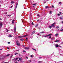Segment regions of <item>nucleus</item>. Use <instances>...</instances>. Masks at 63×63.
<instances>
[{
  "label": "nucleus",
  "instance_id": "obj_41",
  "mask_svg": "<svg viewBox=\"0 0 63 63\" xmlns=\"http://www.w3.org/2000/svg\"><path fill=\"white\" fill-rule=\"evenodd\" d=\"M58 16H60V14H58Z\"/></svg>",
  "mask_w": 63,
  "mask_h": 63
},
{
  "label": "nucleus",
  "instance_id": "obj_26",
  "mask_svg": "<svg viewBox=\"0 0 63 63\" xmlns=\"http://www.w3.org/2000/svg\"><path fill=\"white\" fill-rule=\"evenodd\" d=\"M38 63H42V62L41 61H39Z\"/></svg>",
  "mask_w": 63,
  "mask_h": 63
},
{
  "label": "nucleus",
  "instance_id": "obj_46",
  "mask_svg": "<svg viewBox=\"0 0 63 63\" xmlns=\"http://www.w3.org/2000/svg\"><path fill=\"white\" fill-rule=\"evenodd\" d=\"M60 15H61V12H60Z\"/></svg>",
  "mask_w": 63,
  "mask_h": 63
},
{
  "label": "nucleus",
  "instance_id": "obj_13",
  "mask_svg": "<svg viewBox=\"0 0 63 63\" xmlns=\"http://www.w3.org/2000/svg\"><path fill=\"white\" fill-rule=\"evenodd\" d=\"M60 42V41L57 40L54 41V42Z\"/></svg>",
  "mask_w": 63,
  "mask_h": 63
},
{
  "label": "nucleus",
  "instance_id": "obj_64",
  "mask_svg": "<svg viewBox=\"0 0 63 63\" xmlns=\"http://www.w3.org/2000/svg\"><path fill=\"white\" fill-rule=\"evenodd\" d=\"M8 31H9V30H7V32H8Z\"/></svg>",
  "mask_w": 63,
  "mask_h": 63
},
{
  "label": "nucleus",
  "instance_id": "obj_4",
  "mask_svg": "<svg viewBox=\"0 0 63 63\" xmlns=\"http://www.w3.org/2000/svg\"><path fill=\"white\" fill-rule=\"evenodd\" d=\"M2 22H0V27H1L2 26V25H3L2 24Z\"/></svg>",
  "mask_w": 63,
  "mask_h": 63
},
{
  "label": "nucleus",
  "instance_id": "obj_33",
  "mask_svg": "<svg viewBox=\"0 0 63 63\" xmlns=\"http://www.w3.org/2000/svg\"><path fill=\"white\" fill-rule=\"evenodd\" d=\"M34 5H36V4H33V6H34Z\"/></svg>",
  "mask_w": 63,
  "mask_h": 63
},
{
  "label": "nucleus",
  "instance_id": "obj_20",
  "mask_svg": "<svg viewBox=\"0 0 63 63\" xmlns=\"http://www.w3.org/2000/svg\"><path fill=\"white\" fill-rule=\"evenodd\" d=\"M56 28H57V29L59 28V26H57L56 27Z\"/></svg>",
  "mask_w": 63,
  "mask_h": 63
},
{
  "label": "nucleus",
  "instance_id": "obj_19",
  "mask_svg": "<svg viewBox=\"0 0 63 63\" xmlns=\"http://www.w3.org/2000/svg\"><path fill=\"white\" fill-rule=\"evenodd\" d=\"M20 41H23V39H20Z\"/></svg>",
  "mask_w": 63,
  "mask_h": 63
},
{
  "label": "nucleus",
  "instance_id": "obj_29",
  "mask_svg": "<svg viewBox=\"0 0 63 63\" xmlns=\"http://www.w3.org/2000/svg\"><path fill=\"white\" fill-rule=\"evenodd\" d=\"M38 26V24H37V25L35 26V27H36Z\"/></svg>",
  "mask_w": 63,
  "mask_h": 63
},
{
  "label": "nucleus",
  "instance_id": "obj_44",
  "mask_svg": "<svg viewBox=\"0 0 63 63\" xmlns=\"http://www.w3.org/2000/svg\"><path fill=\"white\" fill-rule=\"evenodd\" d=\"M43 36H44V37H46V36L43 35Z\"/></svg>",
  "mask_w": 63,
  "mask_h": 63
},
{
  "label": "nucleus",
  "instance_id": "obj_11",
  "mask_svg": "<svg viewBox=\"0 0 63 63\" xmlns=\"http://www.w3.org/2000/svg\"><path fill=\"white\" fill-rule=\"evenodd\" d=\"M16 45H17V46H20V43H17L16 44Z\"/></svg>",
  "mask_w": 63,
  "mask_h": 63
},
{
  "label": "nucleus",
  "instance_id": "obj_48",
  "mask_svg": "<svg viewBox=\"0 0 63 63\" xmlns=\"http://www.w3.org/2000/svg\"><path fill=\"white\" fill-rule=\"evenodd\" d=\"M0 20H2V19L1 18H0Z\"/></svg>",
  "mask_w": 63,
  "mask_h": 63
},
{
  "label": "nucleus",
  "instance_id": "obj_15",
  "mask_svg": "<svg viewBox=\"0 0 63 63\" xmlns=\"http://www.w3.org/2000/svg\"><path fill=\"white\" fill-rule=\"evenodd\" d=\"M18 59V58H16L15 59V61H16Z\"/></svg>",
  "mask_w": 63,
  "mask_h": 63
},
{
  "label": "nucleus",
  "instance_id": "obj_52",
  "mask_svg": "<svg viewBox=\"0 0 63 63\" xmlns=\"http://www.w3.org/2000/svg\"><path fill=\"white\" fill-rule=\"evenodd\" d=\"M23 51V52H26V51H25V50H24V51Z\"/></svg>",
  "mask_w": 63,
  "mask_h": 63
},
{
  "label": "nucleus",
  "instance_id": "obj_39",
  "mask_svg": "<svg viewBox=\"0 0 63 63\" xmlns=\"http://www.w3.org/2000/svg\"><path fill=\"white\" fill-rule=\"evenodd\" d=\"M60 31H63V29L61 30Z\"/></svg>",
  "mask_w": 63,
  "mask_h": 63
},
{
  "label": "nucleus",
  "instance_id": "obj_9",
  "mask_svg": "<svg viewBox=\"0 0 63 63\" xmlns=\"http://www.w3.org/2000/svg\"><path fill=\"white\" fill-rule=\"evenodd\" d=\"M14 30H15V32H16V27H15Z\"/></svg>",
  "mask_w": 63,
  "mask_h": 63
},
{
  "label": "nucleus",
  "instance_id": "obj_56",
  "mask_svg": "<svg viewBox=\"0 0 63 63\" xmlns=\"http://www.w3.org/2000/svg\"><path fill=\"white\" fill-rule=\"evenodd\" d=\"M13 21H15V20H13Z\"/></svg>",
  "mask_w": 63,
  "mask_h": 63
},
{
  "label": "nucleus",
  "instance_id": "obj_22",
  "mask_svg": "<svg viewBox=\"0 0 63 63\" xmlns=\"http://www.w3.org/2000/svg\"><path fill=\"white\" fill-rule=\"evenodd\" d=\"M45 8L46 9H47V8H48V6H46Z\"/></svg>",
  "mask_w": 63,
  "mask_h": 63
},
{
  "label": "nucleus",
  "instance_id": "obj_25",
  "mask_svg": "<svg viewBox=\"0 0 63 63\" xmlns=\"http://www.w3.org/2000/svg\"><path fill=\"white\" fill-rule=\"evenodd\" d=\"M9 37H12V35H9Z\"/></svg>",
  "mask_w": 63,
  "mask_h": 63
},
{
  "label": "nucleus",
  "instance_id": "obj_21",
  "mask_svg": "<svg viewBox=\"0 0 63 63\" xmlns=\"http://www.w3.org/2000/svg\"><path fill=\"white\" fill-rule=\"evenodd\" d=\"M37 16H39V17H40V15H39V14H38Z\"/></svg>",
  "mask_w": 63,
  "mask_h": 63
},
{
  "label": "nucleus",
  "instance_id": "obj_28",
  "mask_svg": "<svg viewBox=\"0 0 63 63\" xmlns=\"http://www.w3.org/2000/svg\"><path fill=\"white\" fill-rule=\"evenodd\" d=\"M18 54V53H16L15 54V55H16V54Z\"/></svg>",
  "mask_w": 63,
  "mask_h": 63
},
{
  "label": "nucleus",
  "instance_id": "obj_47",
  "mask_svg": "<svg viewBox=\"0 0 63 63\" xmlns=\"http://www.w3.org/2000/svg\"><path fill=\"white\" fill-rule=\"evenodd\" d=\"M14 60H16V59H15V58H14L13 59Z\"/></svg>",
  "mask_w": 63,
  "mask_h": 63
},
{
  "label": "nucleus",
  "instance_id": "obj_6",
  "mask_svg": "<svg viewBox=\"0 0 63 63\" xmlns=\"http://www.w3.org/2000/svg\"><path fill=\"white\" fill-rule=\"evenodd\" d=\"M10 55V54H8L7 55H6L5 56L6 57H8V56H9Z\"/></svg>",
  "mask_w": 63,
  "mask_h": 63
},
{
  "label": "nucleus",
  "instance_id": "obj_18",
  "mask_svg": "<svg viewBox=\"0 0 63 63\" xmlns=\"http://www.w3.org/2000/svg\"><path fill=\"white\" fill-rule=\"evenodd\" d=\"M19 43V41H18L17 40L16 42V44H17V43Z\"/></svg>",
  "mask_w": 63,
  "mask_h": 63
},
{
  "label": "nucleus",
  "instance_id": "obj_63",
  "mask_svg": "<svg viewBox=\"0 0 63 63\" xmlns=\"http://www.w3.org/2000/svg\"><path fill=\"white\" fill-rule=\"evenodd\" d=\"M0 50H2V49H0Z\"/></svg>",
  "mask_w": 63,
  "mask_h": 63
},
{
  "label": "nucleus",
  "instance_id": "obj_3",
  "mask_svg": "<svg viewBox=\"0 0 63 63\" xmlns=\"http://www.w3.org/2000/svg\"><path fill=\"white\" fill-rule=\"evenodd\" d=\"M27 36V35H24L23 36H19L18 37V38H23L24 37H26Z\"/></svg>",
  "mask_w": 63,
  "mask_h": 63
},
{
  "label": "nucleus",
  "instance_id": "obj_43",
  "mask_svg": "<svg viewBox=\"0 0 63 63\" xmlns=\"http://www.w3.org/2000/svg\"><path fill=\"white\" fill-rule=\"evenodd\" d=\"M61 2H59V4H61Z\"/></svg>",
  "mask_w": 63,
  "mask_h": 63
},
{
  "label": "nucleus",
  "instance_id": "obj_38",
  "mask_svg": "<svg viewBox=\"0 0 63 63\" xmlns=\"http://www.w3.org/2000/svg\"><path fill=\"white\" fill-rule=\"evenodd\" d=\"M39 59H41V58H42V57H39Z\"/></svg>",
  "mask_w": 63,
  "mask_h": 63
},
{
  "label": "nucleus",
  "instance_id": "obj_54",
  "mask_svg": "<svg viewBox=\"0 0 63 63\" xmlns=\"http://www.w3.org/2000/svg\"><path fill=\"white\" fill-rule=\"evenodd\" d=\"M62 23H63V21L62 22Z\"/></svg>",
  "mask_w": 63,
  "mask_h": 63
},
{
  "label": "nucleus",
  "instance_id": "obj_60",
  "mask_svg": "<svg viewBox=\"0 0 63 63\" xmlns=\"http://www.w3.org/2000/svg\"><path fill=\"white\" fill-rule=\"evenodd\" d=\"M37 35H38H38H39V34H37Z\"/></svg>",
  "mask_w": 63,
  "mask_h": 63
},
{
  "label": "nucleus",
  "instance_id": "obj_10",
  "mask_svg": "<svg viewBox=\"0 0 63 63\" xmlns=\"http://www.w3.org/2000/svg\"><path fill=\"white\" fill-rule=\"evenodd\" d=\"M56 47H58L59 46H58V44H57L56 45Z\"/></svg>",
  "mask_w": 63,
  "mask_h": 63
},
{
  "label": "nucleus",
  "instance_id": "obj_30",
  "mask_svg": "<svg viewBox=\"0 0 63 63\" xmlns=\"http://www.w3.org/2000/svg\"><path fill=\"white\" fill-rule=\"evenodd\" d=\"M32 49H33V50H35V51H36V50L35 49H34L33 48H32Z\"/></svg>",
  "mask_w": 63,
  "mask_h": 63
},
{
  "label": "nucleus",
  "instance_id": "obj_34",
  "mask_svg": "<svg viewBox=\"0 0 63 63\" xmlns=\"http://www.w3.org/2000/svg\"><path fill=\"white\" fill-rule=\"evenodd\" d=\"M32 25H34V23H33V22H32Z\"/></svg>",
  "mask_w": 63,
  "mask_h": 63
},
{
  "label": "nucleus",
  "instance_id": "obj_7",
  "mask_svg": "<svg viewBox=\"0 0 63 63\" xmlns=\"http://www.w3.org/2000/svg\"><path fill=\"white\" fill-rule=\"evenodd\" d=\"M17 5H18V4L17 3H16L15 7V9H16V8H17Z\"/></svg>",
  "mask_w": 63,
  "mask_h": 63
},
{
  "label": "nucleus",
  "instance_id": "obj_50",
  "mask_svg": "<svg viewBox=\"0 0 63 63\" xmlns=\"http://www.w3.org/2000/svg\"><path fill=\"white\" fill-rule=\"evenodd\" d=\"M38 21H39V19H38V20H37V21L38 22Z\"/></svg>",
  "mask_w": 63,
  "mask_h": 63
},
{
  "label": "nucleus",
  "instance_id": "obj_31",
  "mask_svg": "<svg viewBox=\"0 0 63 63\" xmlns=\"http://www.w3.org/2000/svg\"><path fill=\"white\" fill-rule=\"evenodd\" d=\"M12 7H13V5H12V6H11L10 8H12Z\"/></svg>",
  "mask_w": 63,
  "mask_h": 63
},
{
  "label": "nucleus",
  "instance_id": "obj_2",
  "mask_svg": "<svg viewBox=\"0 0 63 63\" xmlns=\"http://www.w3.org/2000/svg\"><path fill=\"white\" fill-rule=\"evenodd\" d=\"M55 24H56L55 23H53L51 25V26H52V27L54 28L55 27V26L54 25Z\"/></svg>",
  "mask_w": 63,
  "mask_h": 63
},
{
  "label": "nucleus",
  "instance_id": "obj_57",
  "mask_svg": "<svg viewBox=\"0 0 63 63\" xmlns=\"http://www.w3.org/2000/svg\"><path fill=\"white\" fill-rule=\"evenodd\" d=\"M15 63H17V62H15Z\"/></svg>",
  "mask_w": 63,
  "mask_h": 63
},
{
  "label": "nucleus",
  "instance_id": "obj_40",
  "mask_svg": "<svg viewBox=\"0 0 63 63\" xmlns=\"http://www.w3.org/2000/svg\"><path fill=\"white\" fill-rule=\"evenodd\" d=\"M50 14H51V13H52V12L51 11H50Z\"/></svg>",
  "mask_w": 63,
  "mask_h": 63
},
{
  "label": "nucleus",
  "instance_id": "obj_37",
  "mask_svg": "<svg viewBox=\"0 0 63 63\" xmlns=\"http://www.w3.org/2000/svg\"><path fill=\"white\" fill-rule=\"evenodd\" d=\"M26 59H28V57H26Z\"/></svg>",
  "mask_w": 63,
  "mask_h": 63
},
{
  "label": "nucleus",
  "instance_id": "obj_1",
  "mask_svg": "<svg viewBox=\"0 0 63 63\" xmlns=\"http://www.w3.org/2000/svg\"><path fill=\"white\" fill-rule=\"evenodd\" d=\"M5 58V56H0V59H3Z\"/></svg>",
  "mask_w": 63,
  "mask_h": 63
},
{
  "label": "nucleus",
  "instance_id": "obj_16",
  "mask_svg": "<svg viewBox=\"0 0 63 63\" xmlns=\"http://www.w3.org/2000/svg\"><path fill=\"white\" fill-rule=\"evenodd\" d=\"M15 3L14 1H11V4H14Z\"/></svg>",
  "mask_w": 63,
  "mask_h": 63
},
{
  "label": "nucleus",
  "instance_id": "obj_14",
  "mask_svg": "<svg viewBox=\"0 0 63 63\" xmlns=\"http://www.w3.org/2000/svg\"><path fill=\"white\" fill-rule=\"evenodd\" d=\"M49 28H50V29H51V28L52 27V26H49Z\"/></svg>",
  "mask_w": 63,
  "mask_h": 63
},
{
  "label": "nucleus",
  "instance_id": "obj_8",
  "mask_svg": "<svg viewBox=\"0 0 63 63\" xmlns=\"http://www.w3.org/2000/svg\"><path fill=\"white\" fill-rule=\"evenodd\" d=\"M35 31H34L33 32H32V33L31 34V35H32L33 34H34L35 33Z\"/></svg>",
  "mask_w": 63,
  "mask_h": 63
},
{
  "label": "nucleus",
  "instance_id": "obj_49",
  "mask_svg": "<svg viewBox=\"0 0 63 63\" xmlns=\"http://www.w3.org/2000/svg\"><path fill=\"white\" fill-rule=\"evenodd\" d=\"M60 18L61 19H62V17H60Z\"/></svg>",
  "mask_w": 63,
  "mask_h": 63
},
{
  "label": "nucleus",
  "instance_id": "obj_45",
  "mask_svg": "<svg viewBox=\"0 0 63 63\" xmlns=\"http://www.w3.org/2000/svg\"><path fill=\"white\" fill-rule=\"evenodd\" d=\"M13 56H10V57L11 58H12V57Z\"/></svg>",
  "mask_w": 63,
  "mask_h": 63
},
{
  "label": "nucleus",
  "instance_id": "obj_32",
  "mask_svg": "<svg viewBox=\"0 0 63 63\" xmlns=\"http://www.w3.org/2000/svg\"><path fill=\"white\" fill-rule=\"evenodd\" d=\"M27 38H26V41H27Z\"/></svg>",
  "mask_w": 63,
  "mask_h": 63
},
{
  "label": "nucleus",
  "instance_id": "obj_36",
  "mask_svg": "<svg viewBox=\"0 0 63 63\" xmlns=\"http://www.w3.org/2000/svg\"><path fill=\"white\" fill-rule=\"evenodd\" d=\"M12 23H13V24H14V22H13V21H12Z\"/></svg>",
  "mask_w": 63,
  "mask_h": 63
},
{
  "label": "nucleus",
  "instance_id": "obj_59",
  "mask_svg": "<svg viewBox=\"0 0 63 63\" xmlns=\"http://www.w3.org/2000/svg\"><path fill=\"white\" fill-rule=\"evenodd\" d=\"M7 48H8V49H9L10 48L9 47H8Z\"/></svg>",
  "mask_w": 63,
  "mask_h": 63
},
{
  "label": "nucleus",
  "instance_id": "obj_5",
  "mask_svg": "<svg viewBox=\"0 0 63 63\" xmlns=\"http://www.w3.org/2000/svg\"><path fill=\"white\" fill-rule=\"evenodd\" d=\"M24 49H29V47H25Z\"/></svg>",
  "mask_w": 63,
  "mask_h": 63
},
{
  "label": "nucleus",
  "instance_id": "obj_23",
  "mask_svg": "<svg viewBox=\"0 0 63 63\" xmlns=\"http://www.w3.org/2000/svg\"><path fill=\"white\" fill-rule=\"evenodd\" d=\"M45 33V32H40V33Z\"/></svg>",
  "mask_w": 63,
  "mask_h": 63
},
{
  "label": "nucleus",
  "instance_id": "obj_27",
  "mask_svg": "<svg viewBox=\"0 0 63 63\" xmlns=\"http://www.w3.org/2000/svg\"><path fill=\"white\" fill-rule=\"evenodd\" d=\"M31 57H33V55H31Z\"/></svg>",
  "mask_w": 63,
  "mask_h": 63
},
{
  "label": "nucleus",
  "instance_id": "obj_17",
  "mask_svg": "<svg viewBox=\"0 0 63 63\" xmlns=\"http://www.w3.org/2000/svg\"><path fill=\"white\" fill-rule=\"evenodd\" d=\"M58 33L56 34H55V36H58Z\"/></svg>",
  "mask_w": 63,
  "mask_h": 63
},
{
  "label": "nucleus",
  "instance_id": "obj_42",
  "mask_svg": "<svg viewBox=\"0 0 63 63\" xmlns=\"http://www.w3.org/2000/svg\"><path fill=\"white\" fill-rule=\"evenodd\" d=\"M46 3V1H45L44 2V3L45 4V3Z\"/></svg>",
  "mask_w": 63,
  "mask_h": 63
},
{
  "label": "nucleus",
  "instance_id": "obj_61",
  "mask_svg": "<svg viewBox=\"0 0 63 63\" xmlns=\"http://www.w3.org/2000/svg\"><path fill=\"white\" fill-rule=\"evenodd\" d=\"M18 61H19V60H18Z\"/></svg>",
  "mask_w": 63,
  "mask_h": 63
},
{
  "label": "nucleus",
  "instance_id": "obj_51",
  "mask_svg": "<svg viewBox=\"0 0 63 63\" xmlns=\"http://www.w3.org/2000/svg\"><path fill=\"white\" fill-rule=\"evenodd\" d=\"M49 38H51V36L49 37Z\"/></svg>",
  "mask_w": 63,
  "mask_h": 63
},
{
  "label": "nucleus",
  "instance_id": "obj_62",
  "mask_svg": "<svg viewBox=\"0 0 63 63\" xmlns=\"http://www.w3.org/2000/svg\"><path fill=\"white\" fill-rule=\"evenodd\" d=\"M51 40H53V39H52V38H51Z\"/></svg>",
  "mask_w": 63,
  "mask_h": 63
},
{
  "label": "nucleus",
  "instance_id": "obj_55",
  "mask_svg": "<svg viewBox=\"0 0 63 63\" xmlns=\"http://www.w3.org/2000/svg\"><path fill=\"white\" fill-rule=\"evenodd\" d=\"M48 35H46V37H48Z\"/></svg>",
  "mask_w": 63,
  "mask_h": 63
},
{
  "label": "nucleus",
  "instance_id": "obj_35",
  "mask_svg": "<svg viewBox=\"0 0 63 63\" xmlns=\"http://www.w3.org/2000/svg\"><path fill=\"white\" fill-rule=\"evenodd\" d=\"M52 8H54V6L53 5H52Z\"/></svg>",
  "mask_w": 63,
  "mask_h": 63
},
{
  "label": "nucleus",
  "instance_id": "obj_24",
  "mask_svg": "<svg viewBox=\"0 0 63 63\" xmlns=\"http://www.w3.org/2000/svg\"><path fill=\"white\" fill-rule=\"evenodd\" d=\"M51 35V34H49L48 35V36H50Z\"/></svg>",
  "mask_w": 63,
  "mask_h": 63
},
{
  "label": "nucleus",
  "instance_id": "obj_58",
  "mask_svg": "<svg viewBox=\"0 0 63 63\" xmlns=\"http://www.w3.org/2000/svg\"><path fill=\"white\" fill-rule=\"evenodd\" d=\"M30 62H31V61H31V60H30L29 61Z\"/></svg>",
  "mask_w": 63,
  "mask_h": 63
},
{
  "label": "nucleus",
  "instance_id": "obj_53",
  "mask_svg": "<svg viewBox=\"0 0 63 63\" xmlns=\"http://www.w3.org/2000/svg\"><path fill=\"white\" fill-rule=\"evenodd\" d=\"M8 44H10V42H8Z\"/></svg>",
  "mask_w": 63,
  "mask_h": 63
},
{
  "label": "nucleus",
  "instance_id": "obj_12",
  "mask_svg": "<svg viewBox=\"0 0 63 63\" xmlns=\"http://www.w3.org/2000/svg\"><path fill=\"white\" fill-rule=\"evenodd\" d=\"M22 59H21V58H19V60H20V61H21V60H22Z\"/></svg>",
  "mask_w": 63,
  "mask_h": 63
}]
</instances>
